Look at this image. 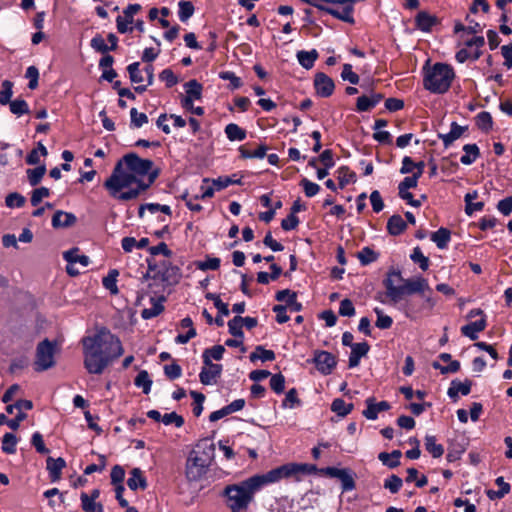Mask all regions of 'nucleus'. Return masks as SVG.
Wrapping results in <instances>:
<instances>
[{
    "mask_svg": "<svg viewBox=\"0 0 512 512\" xmlns=\"http://www.w3.org/2000/svg\"><path fill=\"white\" fill-rule=\"evenodd\" d=\"M139 67H140L139 62H134V63L128 65V67H127V71L129 73L130 80L133 83H141L144 80Z\"/></svg>",
    "mask_w": 512,
    "mask_h": 512,
    "instance_id": "nucleus-58",
    "label": "nucleus"
},
{
    "mask_svg": "<svg viewBox=\"0 0 512 512\" xmlns=\"http://www.w3.org/2000/svg\"><path fill=\"white\" fill-rule=\"evenodd\" d=\"M476 124L479 129L489 131L492 128V116L489 112L483 111L476 116Z\"/></svg>",
    "mask_w": 512,
    "mask_h": 512,
    "instance_id": "nucleus-43",
    "label": "nucleus"
},
{
    "mask_svg": "<svg viewBox=\"0 0 512 512\" xmlns=\"http://www.w3.org/2000/svg\"><path fill=\"white\" fill-rule=\"evenodd\" d=\"M225 134L230 141H242L246 138V131L235 123L225 127Z\"/></svg>",
    "mask_w": 512,
    "mask_h": 512,
    "instance_id": "nucleus-29",
    "label": "nucleus"
},
{
    "mask_svg": "<svg viewBox=\"0 0 512 512\" xmlns=\"http://www.w3.org/2000/svg\"><path fill=\"white\" fill-rule=\"evenodd\" d=\"M131 125L140 128L148 122V117L145 113H139L136 108L130 110Z\"/></svg>",
    "mask_w": 512,
    "mask_h": 512,
    "instance_id": "nucleus-52",
    "label": "nucleus"
},
{
    "mask_svg": "<svg viewBox=\"0 0 512 512\" xmlns=\"http://www.w3.org/2000/svg\"><path fill=\"white\" fill-rule=\"evenodd\" d=\"M81 507L85 512H103V505L93 499L88 498V494L82 492L80 495Z\"/></svg>",
    "mask_w": 512,
    "mask_h": 512,
    "instance_id": "nucleus-30",
    "label": "nucleus"
},
{
    "mask_svg": "<svg viewBox=\"0 0 512 512\" xmlns=\"http://www.w3.org/2000/svg\"><path fill=\"white\" fill-rule=\"evenodd\" d=\"M9 107L11 113L18 117L30 112L27 102L23 99H15L11 101Z\"/></svg>",
    "mask_w": 512,
    "mask_h": 512,
    "instance_id": "nucleus-42",
    "label": "nucleus"
},
{
    "mask_svg": "<svg viewBox=\"0 0 512 512\" xmlns=\"http://www.w3.org/2000/svg\"><path fill=\"white\" fill-rule=\"evenodd\" d=\"M110 477H111V483L113 485H123L122 482L125 478V471L121 466L115 465L111 469Z\"/></svg>",
    "mask_w": 512,
    "mask_h": 512,
    "instance_id": "nucleus-64",
    "label": "nucleus"
},
{
    "mask_svg": "<svg viewBox=\"0 0 512 512\" xmlns=\"http://www.w3.org/2000/svg\"><path fill=\"white\" fill-rule=\"evenodd\" d=\"M148 273L152 274V278L160 280L167 285H175L181 279V270L179 267L172 265L168 261L156 263L154 259H148Z\"/></svg>",
    "mask_w": 512,
    "mask_h": 512,
    "instance_id": "nucleus-7",
    "label": "nucleus"
},
{
    "mask_svg": "<svg viewBox=\"0 0 512 512\" xmlns=\"http://www.w3.org/2000/svg\"><path fill=\"white\" fill-rule=\"evenodd\" d=\"M467 129V126H460L456 122H452L450 132L439 134L438 137L443 141L445 148H448L455 140L459 139Z\"/></svg>",
    "mask_w": 512,
    "mask_h": 512,
    "instance_id": "nucleus-21",
    "label": "nucleus"
},
{
    "mask_svg": "<svg viewBox=\"0 0 512 512\" xmlns=\"http://www.w3.org/2000/svg\"><path fill=\"white\" fill-rule=\"evenodd\" d=\"M410 258H411V260L413 262L418 263L419 267L423 271H426L428 269V267H429V259H428V257L424 256V254L422 253L420 247H415L413 249V252L410 255Z\"/></svg>",
    "mask_w": 512,
    "mask_h": 512,
    "instance_id": "nucleus-46",
    "label": "nucleus"
},
{
    "mask_svg": "<svg viewBox=\"0 0 512 512\" xmlns=\"http://www.w3.org/2000/svg\"><path fill=\"white\" fill-rule=\"evenodd\" d=\"M202 358L205 367L202 368L199 374L200 382L203 385H211L216 383L217 378H219L221 375L222 365L212 363L206 355H202Z\"/></svg>",
    "mask_w": 512,
    "mask_h": 512,
    "instance_id": "nucleus-11",
    "label": "nucleus"
},
{
    "mask_svg": "<svg viewBox=\"0 0 512 512\" xmlns=\"http://www.w3.org/2000/svg\"><path fill=\"white\" fill-rule=\"evenodd\" d=\"M451 239V232L449 229L441 227L436 232L431 234V240L435 242L439 249H445Z\"/></svg>",
    "mask_w": 512,
    "mask_h": 512,
    "instance_id": "nucleus-25",
    "label": "nucleus"
},
{
    "mask_svg": "<svg viewBox=\"0 0 512 512\" xmlns=\"http://www.w3.org/2000/svg\"><path fill=\"white\" fill-rule=\"evenodd\" d=\"M300 185L303 187L304 193L307 197H313L320 191V186L311 182L307 178H303L300 181Z\"/></svg>",
    "mask_w": 512,
    "mask_h": 512,
    "instance_id": "nucleus-57",
    "label": "nucleus"
},
{
    "mask_svg": "<svg viewBox=\"0 0 512 512\" xmlns=\"http://www.w3.org/2000/svg\"><path fill=\"white\" fill-rule=\"evenodd\" d=\"M270 388L277 394L283 393L285 389V377L281 373L272 375Z\"/></svg>",
    "mask_w": 512,
    "mask_h": 512,
    "instance_id": "nucleus-50",
    "label": "nucleus"
},
{
    "mask_svg": "<svg viewBox=\"0 0 512 512\" xmlns=\"http://www.w3.org/2000/svg\"><path fill=\"white\" fill-rule=\"evenodd\" d=\"M425 448L434 458H439L444 453V447L436 443V437L427 435L425 437Z\"/></svg>",
    "mask_w": 512,
    "mask_h": 512,
    "instance_id": "nucleus-31",
    "label": "nucleus"
},
{
    "mask_svg": "<svg viewBox=\"0 0 512 512\" xmlns=\"http://www.w3.org/2000/svg\"><path fill=\"white\" fill-rule=\"evenodd\" d=\"M195 266L197 269L202 271L217 270L220 266V259L216 257H208L205 261L195 262Z\"/></svg>",
    "mask_w": 512,
    "mask_h": 512,
    "instance_id": "nucleus-48",
    "label": "nucleus"
},
{
    "mask_svg": "<svg viewBox=\"0 0 512 512\" xmlns=\"http://www.w3.org/2000/svg\"><path fill=\"white\" fill-rule=\"evenodd\" d=\"M243 317L237 315L228 322L229 333L236 337L243 339L244 333L242 331Z\"/></svg>",
    "mask_w": 512,
    "mask_h": 512,
    "instance_id": "nucleus-35",
    "label": "nucleus"
},
{
    "mask_svg": "<svg viewBox=\"0 0 512 512\" xmlns=\"http://www.w3.org/2000/svg\"><path fill=\"white\" fill-rule=\"evenodd\" d=\"M119 272L117 270H111L109 274L103 278L102 284L103 286L111 292V294H117L118 293V287H117V276Z\"/></svg>",
    "mask_w": 512,
    "mask_h": 512,
    "instance_id": "nucleus-41",
    "label": "nucleus"
},
{
    "mask_svg": "<svg viewBox=\"0 0 512 512\" xmlns=\"http://www.w3.org/2000/svg\"><path fill=\"white\" fill-rule=\"evenodd\" d=\"M190 395L194 399L193 414L199 417L203 411L205 395L197 391H190Z\"/></svg>",
    "mask_w": 512,
    "mask_h": 512,
    "instance_id": "nucleus-51",
    "label": "nucleus"
},
{
    "mask_svg": "<svg viewBox=\"0 0 512 512\" xmlns=\"http://www.w3.org/2000/svg\"><path fill=\"white\" fill-rule=\"evenodd\" d=\"M17 437L12 433L4 434L2 438V451L6 454H14L16 452Z\"/></svg>",
    "mask_w": 512,
    "mask_h": 512,
    "instance_id": "nucleus-37",
    "label": "nucleus"
},
{
    "mask_svg": "<svg viewBox=\"0 0 512 512\" xmlns=\"http://www.w3.org/2000/svg\"><path fill=\"white\" fill-rule=\"evenodd\" d=\"M455 77L453 68L445 63H436L424 75L423 86L431 93L443 94L451 86Z\"/></svg>",
    "mask_w": 512,
    "mask_h": 512,
    "instance_id": "nucleus-6",
    "label": "nucleus"
},
{
    "mask_svg": "<svg viewBox=\"0 0 512 512\" xmlns=\"http://www.w3.org/2000/svg\"><path fill=\"white\" fill-rule=\"evenodd\" d=\"M251 477L240 482L225 487L223 495L227 498V506L232 512L246 510L254 498V494L258 491L253 485Z\"/></svg>",
    "mask_w": 512,
    "mask_h": 512,
    "instance_id": "nucleus-5",
    "label": "nucleus"
},
{
    "mask_svg": "<svg viewBox=\"0 0 512 512\" xmlns=\"http://www.w3.org/2000/svg\"><path fill=\"white\" fill-rule=\"evenodd\" d=\"M25 77L29 79V89L34 90L38 87L39 71L37 67L29 66L26 70Z\"/></svg>",
    "mask_w": 512,
    "mask_h": 512,
    "instance_id": "nucleus-54",
    "label": "nucleus"
},
{
    "mask_svg": "<svg viewBox=\"0 0 512 512\" xmlns=\"http://www.w3.org/2000/svg\"><path fill=\"white\" fill-rule=\"evenodd\" d=\"M339 314L345 317H352L355 315V307L350 299L346 298L340 302Z\"/></svg>",
    "mask_w": 512,
    "mask_h": 512,
    "instance_id": "nucleus-60",
    "label": "nucleus"
},
{
    "mask_svg": "<svg viewBox=\"0 0 512 512\" xmlns=\"http://www.w3.org/2000/svg\"><path fill=\"white\" fill-rule=\"evenodd\" d=\"M50 195V190L46 187H40L37 189H34L31 194V204L32 206H38L43 198L48 197Z\"/></svg>",
    "mask_w": 512,
    "mask_h": 512,
    "instance_id": "nucleus-56",
    "label": "nucleus"
},
{
    "mask_svg": "<svg viewBox=\"0 0 512 512\" xmlns=\"http://www.w3.org/2000/svg\"><path fill=\"white\" fill-rule=\"evenodd\" d=\"M13 83L9 80H4L2 82V90H0V104L7 105L11 102V97L13 95Z\"/></svg>",
    "mask_w": 512,
    "mask_h": 512,
    "instance_id": "nucleus-44",
    "label": "nucleus"
},
{
    "mask_svg": "<svg viewBox=\"0 0 512 512\" xmlns=\"http://www.w3.org/2000/svg\"><path fill=\"white\" fill-rule=\"evenodd\" d=\"M320 472L325 473L329 477L339 479L341 481L343 491H351L355 488V480L351 470L349 469L327 467L321 469Z\"/></svg>",
    "mask_w": 512,
    "mask_h": 512,
    "instance_id": "nucleus-12",
    "label": "nucleus"
},
{
    "mask_svg": "<svg viewBox=\"0 0 512 512\" xmlns=\"http://www.w3.org/2000/svg\"><path fill=\"white\" fill-rule=\"evenodd\" d=\"M165 300L164 297H160L158 299L151 298L152 306L150 308H145L141 311V316L143 319H151L158 316L163 312L164 306L162 302Z\"/></svg>",
    "mask_w": 512,
    "mask_h": 512,
    "instance_id": "nucleus-24",
    "label": "nucleus"
},
{
    "mask_svg": "<svg viewBox=\"0 0 512 512\" xmlns=\"http://www.w3.org/2000/svg\"><path fill=\"white\" fill-rule=\"evenodd\" d=\"M314 87L317 95L327 98L330 97L335 89V84L332 78L325 73L319 72L314 78Z\"/></svg>",
    "mask_w": 512,
    "mask_h": 512,
    "instance_id": "nucleus-14",
    "label": "nucleus"
},
{
    "mask_svg": "<svg viewBox=\"0 0 512 512\" xmlns=\"http://www.w3.org/2000/svg\"><path fill=\"white\" fill-rule=\"evenodd\" d=\"M357 257L362 265H368L377 260L378 254L369 247H364L358 252Z\"/></svg>",
    "mask_w": 512,
    "mask_h": 512,
    "instance_id": "nucleus-45",
    "label": "nucleus"
},
{
    "mask_svg": "<svg viewBox=\"0 0 512 512\" xmlns=\"http://www.w3.org/2000/svg\"><path fill=\"white\" fill-rule=\"evenodd\" d=\"M78 248H72L63 253L64 259L67 261L66 271L71 276H77L80 272L74 267L76 263H79L83 267L89 265V257L86 255H79Z\"/></svg>",
    "mask_w": 512,
    "mask_h": 512,
    "instance_id": "nucleus-13",
    "label": "nucleus"
},
{
    "mask_svg": "<svg viewBox=\"0 0 512 512\" xmlns=\"http://www.w3.org/2000/svg\"><path fill=\"white\" fill-rule=\"evenodd\" d=\"M162 422L165 425L174 424L176 427H182L184 424V419L182 416L178 415L176 412H171L163 415Z\"/></svg>",
    "mask_w": 512,
    "mask_h": 512,
    "instance_id": "nucleus-62",
    "label": "nucleus"
},
{
    "mask_svg": "<svg viewBox=\"0 0 512 512\" xmlns=\"http://www.w3.org/2000/svg\"><path fill=\"white\" fill-rule=\"evenodd\" d=\"M159 78H160V80H162L166 83V86L168 88H171L178 83L177 76L173 73V71L171 69H168V68L164 69L159 74Z\"/></svg>",
    "mask_w": 512,
    "mask_h": 512,
    "instance_id": "nucleus-63",
    "label": "nucleus"
},
{
    "mask_svg": "<svg viewBox=\"0 0 512 512\" xmlns=\"http://www.w3.org/2000/svg\"><path fill=\"white\" fill-rule=\"evenodd\" d=\"M486 328V320L482 317L480 320L471 322L465 326L461 327V333L469 337L471 340H476L478 338L477 333L485 330Z\"/></svg>",
    "mask_w": 512,
    "mask_h": 512,
    "instance_id": "nucleus-22",
    "label": "nucleus"
},
{
    "mask_svg": "<svg viewBox=\"0 0 512 512\" xmlns=\"http://www.w3.org/2000/svg\"><path fill=\"white\" fill-rule=\"evenodd\" d=\"M267 150H268L267 146H265L263 144L259 145L257 149L252 150V151L247 150L245 148V146H241L239 148V152H240L242 158H259V159H261L266 155Z\"/></svg>",
    "mask_w": 512,
    "mask_h": 512,
    "instance_id": "nucleus-39",
    "label": "nucleus"
},
{
    "mask_svg": "<svg viewBox=\"0 0 512 512\" xmlns=\"http://www.w3.org/2000/svg\"><path fill=\"white\" fill-rule=\"evenodd\" d=\"M374 312L377 315V320L375 323L376 327L379 329H389L392 326L393 320L390 316L384 315L382 310L379 308H375Z\"/></svg>",
    "mask_w": 512,
    "mask_h": 512,
    "instance_id": "nucleus-49",
    "label": "nucleus"
},
{
    "mask_svg": "<svg viewBox=\"0 0 512 512\" xmlns=\"http://www.w3.org/2000/svg\"><path fill=\"white\" fill-rule=\"evenodd\" d=\"M55 345L48 339H44L38 343L36 347L34 370L43 372L55 366Z\"/></svg>",
    "mask_w": 512,
    "mask_h": 512,
    "instance_id": "nucleus-8",
    "label": "nucleus"
},
{
    "mask_svg": "<svg viewBox=\"0 0 512 512\" xmlns=\"http://www.w3.org/2000/svg\"><path fill=\"white\" fill-rule=\"evenodd\" d=\"M46 468L49 472L50 480L52 482L59 481L61 479V471L66 467V462L62 457L54 459L48 457L46 460Z\"/></svg>",
    "mask_w": 512,
    "mask_h": 512,
    "instance_id": "nucleus-19",
    "label": "nucleus"
},
{
    "mask_svg": "<svg viewBox=\"0 0 512 512\" xmlns=\"http://www.w3.org/2000/svg\"><path fill=\"white\" fill-rule=\"evenodd\" d=\"M402 485L403 480L399 476L392 474L385 479L383 487L389 490L392 494H396L400 491Z\"/></svg>",
    "mask_w": 512,
    "mask_h": 512,
    "instance_id": "nucleus-40",
    "label": "nucleus"
},
{
    "mask_svg": "<svg viewBox=\"0 0 512 512\" xmlns=\"http://www.w3.org/2000/svg\"><path fill=\"white\" fill-rule=\"evenodd\" d=\"M127 485L133 491L138 489L145 490L147 488V479L140 468L136 467L130 471V477L127 480Z\"/></svg>",
    "mask_w": 512,
    "mask_h": 512,
    "instance_id": "nucleus-18",
    "label": "nucleus"
},
{
    "mask_svg": "<svg viewBox=\"0 0 512 512\" xmlns=\"http://www.w3.org/2000/svg\"><path fill=\"white\" fill-rule=\"evenodd\" d=\"M341 77L344 81H349L351 84L356 85L359 83V76L352 71V65L351 64H344L343 70L341 72Z\"/></svg>",
    "mask_w": 512,
    "mask_h": 512,
    "instance_id": "nucleus-53",
    "label": "nucleus"
},
{
    "mask_svg": "<svg viewBox=\"0 0 512 512\" xmlns=\"http://www.w3.org/2000/svg\"><path fill=\"white\" fill-rule=\"evenodd\" d=\"M386 289V296L390 302L396 304L400 302L406 295L415 293L431 292V288L425 278H403L399 270H391L387 273L383 280Z\"/></svg>",
    "mask_w": 512,
    "mask_h": 512,
    "instance_id": "nucleus-3",
    "label": "nucleus"
},
{
    "mask_svg": "<svg viewBox=\"0 0 512 512\" xmlns=\"http://www.w3.org/2000/svg\"><path fill=\"white\" fill-rule=\"evenodd\" d=\"M291 476H297L299 474H315L318 472V468L314 464H296L290 463Z\"/></svg>",
    "mask_w": 512,
    "mask_h": 512,
    "instance_id": "nucleus-33",
    "label": "nucleus"
},
{
    "mask_svg": "<svg viewBox=\"0 0 512 512\" xmlns=\"http://www.w3.org/2000/svg\"><path fill=\"white\" fill-rule=\"evenodd\" d=\"M407 228V223L399 214L392 215L387 221V230L390 235L398 236Z\"/></svg>",
    "mask_w": 512,
    "mask_h": 512,
    "instance_id": "nucleus-23",
    "label": "nucleus"
},
{
    "mask_svg": "<svg viewBox=\"0 0 512 512\" xmlns=\"http://www.w3.org/2000/svg\"><path fill=\"white\" fill-rule=\"evenodd\" d=\"M366 409L362 412L363 416L369 420H375L378 417L379 412L387 411L391 408L389 402L381 401L375 403L374 397H369L365 401Z\"/></svg>",
    "mask_w": 512,
    "mask_h": 512,
    "instance_id": "nucleus-15",
    "label": "nucleus"
},
{
    "mask_svg": "<svg viewBox=\"0 0 512 512\" xmlns=\"http://www.w3.org/2000/svg\"><path fill=\"white\" fill-rule=\"evenodd\" d=\"M77 221L73 213L57 210L52 217V226L54 228H68L73 226Z\"/></svg>",
    "mask_w": 512,
    "mask_h": 512,
    "instance_id": "nucleus-17",
    "label": "nucleus"
},
{
    "mask_svg": "<svg viewBox=\"0 0 512 512\" xmlns=\"http://www.w3.org/2000/svg\"><path fill=\"white\" fill-rule=\"evenodd\" d=\"M186 96L184 98L199 100L202 97V85L195 79H192L184 85Z\"/></svg>",
    "mask_w": 512,
    "mask_h": 512,
    "instance_id": "nucleus-28",
    "label": "nucleus"
},
{
    "mask_svg": "<svg viewBox=\"0 0 512 512\" xmlns=\"http://www.w3.org/2000/svg\"><path fill=\"white\" fill-rule=\"evenodd\" d=\"M84 367L91 374H102L105 368L123 353L120 339L107 329L83 338Z\"/></svg>",
    "mask_w": 512,
    "mask_h": 512,
    "instance_id": "nucleus-2",
    "label": "nucleus"
},
{
    "mask_svg": "<svg viewBox=\"0 0 512 512\" xmlns=\"http://www.w3.org/2000/svg\"><path fill=\"white\" fill-rule=\"evenodd\" d=\"M353 407L352 403H346L341 398L334 399L331 404V410L341 417L348 415L353 410Z\"/></svg>",
    "mask_w": 512,
    "mask_h": 512,
    "instance_id": "nucleus-32",
    "label": "nucleus"
},
{
    "mask_svg": "<svg viewBox=\"0 0 512 512\" xmlns=\"http://www.w3.org/2000/svg\"><path fill=\"white\" fill-rule=\"evenodd\" d=\"M5 204L10 208L22 207L25 204V197L17 192L10 193L6 196Z\"/></svg>",
    "mask_w": 512,
    "mask_h": 512,
    "instance_id": "nucleus-55",
    "label": "nucleus"
},
{
    "mask_svg": "<svg viewBox=\"0 0 512 512\" xmlns=\"http://www.w3.org/2000/svg\"><path fill=\"white\" fill-rule=\"evenodd\" d=\"M31 444L35 447L36 451L40 454H48L49 449L45 446L43 437L39 432H35L31 438Z\"/></svg>",
    "mask_w": 512,
    "mask_h": 512,
    "instance_id": "nucleus-61",
    "label": "nucleus"
},
{
    "mask_svg": "<svg viewBox=\"0 0 512 512\" xmlns=\"http://www.w3.org/2000/svg\"><path fill=\"white\" fill-rule=\"evenodd\" d=\"M463 151L465 154L461 157L460 161L464 165H471L480 156V150L476 144L464 145Z\"/></svg>",
    "mask_w": 512,
    "mask_h": 512,
    "instance_id": "nucleus-27",
    "label": "nucleus"
},
{
    "mask_svg": "<svg viewBox=\"0 0 512 512\" xmlns=\"http://www.w3.org/2000/svg\"><path fill=\"white\" fill-rule=\"evenodd\" d=\"M472 387V381L469 379H465L464 382H461L457 379L452 380L450 387L448 388L447 394L448 396L456 401L458 399V394L466 396L470 393Z\"/></svg>",
    "mask_w": 512,
    "mask_h": 512,
    "instance_id": "nucleus-16",
    "label": "nucleus"
},
{
    "mask_svg": "<svg viewBox=\"0 0 512 512\" xmlns=\"http://www.w3.org/2000/svg\"><path fill=\"white\" fill-rule=\"evenodd\" d=\"M339 187L343 189L348 183L355 181V173L351 172L347 166H342L337 170Z\"/></svg>",
    "mask_w": 512,
    "mask_h": 512,
    "instance_id": "nucleus-38",
    "label": "nucleus"
},
{
    "mask_svg": "<svg viewBox=\"0 0 512 512\" xmlns=\"http://www.w3.org/2000/svg\"><path fill=\"white\" fill-rule=\"evenodd\" d=\"M179 19L186 22L194 13V6L190 1L179 2Z\"/></svg>",
    "mask_w": 512,
    "mask_h": 512,
    "instance_id": "nucleus-47",
    "label": "nucleus"
},
{
    "mask_svg": "<svg viewBox=\"0 0 512 512\" xmlns=\"http://www.w3.org/2000/svg\"><path fill=\"white\" fill-rule=\"evenodd\" d=\"M90 45L95 51L102 54H106L109 51L108 45L100 34H97L92 38Z\"/></svg>",
    "mask_w": 512,
    "mask_h": 512,
    "instance_id": "nucleus-59",
    "label": "nucleus"
},
{
    "mask_svg": "<svg viewBox=\"0 0 512 512\" xmlns=\"http://www.w3.org/2000/svg\"><path fill=\"white\" fill-rule=\"evenodd\" d=\"M312 362L323 375H329L337 365L336 357L328 351H315Z\"/></svg>",
    "mask_w": 512,
    "mask_h": 512,
    "instance_id": "nucleus-10",
    "label": "nucleus"
},
{
    "mask_svg": "<svg viewBox=\"0 0 512 512\" xmlns=\"http://www.w3.org/2000/svg\"><path fill=\"white\" fill-rule=\"evenodd\" d=\"M153 165L152 160L128 153L116 163L103 186L118 201L134 200L158 178L160 169L152 170Z\"/></svg>",
    "mask_w": 512,
    "mask_h": 512,
    "instance_id": "nucleus-1",
    "label": "nucleus"
},
{
    "mask_svg": "<svg viewBox=\"0 0 512 512\" xmlns=\"http://www.w3.org/2000/svg\"><path fill=\"white\" fill-rule=\"evenodd\" d=\"M215 456V444L208 438L201 439L189 453L186 462V476L197 481L206 474Z\"/></svg>",
    "mask_w": 512,
    "mask_h": 512,
    "instance_id": "nucleus-4",
    "label": "nucleus"
},
{
    "mask_svg": "<svg viewBox=\"0 0 512 512\" xmlns=\"http://www.w3.org/2000/svg\"><path fill=\"white\" fill-rule=\"evenodd\" d=\"M290 469L291 468L289 467V464H285V465L279 466L275 469H272L265 474L254 475L251 477L252 482H254L253 485H255L257 487V489L259 490L265 484L275 483V482L280 481L283 478L290 477L291 476Z\"/></svg>",
    "mask_w": 512,
    "mask_h": 512,
    "instance_id": "nucleus-9",
    "label": "nucleus"
},
{
    "mask_svg": "<svg viewBox=\"0 0 512 512\" xmlns=\"http://www.w3.org/2000/svg\"><path fill=\"white\" fill-rule=\"evenodd\" d=\"M415 23L421 31L429 32L433 26L438 24V18L426 11H420L415 17Z\"/></svg>",
    "mask_w": 512,
    "mask_h": 512,
    "instance_id": "nucleus-20",
    "label": "nucleus"
},
{
    "mask_svg": "<svg viewBox=\"0 0 512 512\" xmlns=\"http://www.w3.org/2000/svg\"><path fill=\"white\" fill-rule=\"evenodd\" d=\"M134 384L137 387L142 388L144 394H148L151 390L152 380L146 370H142L138 373L134 380Z\"/></svg>",
    "mask_w": 512,
    "mask_h": 512,
    "instance_id": "nucleus-34",
    "label": "nucleus"
},
{
    "mask_svg": "<svg viewBox=\"0 0 512 512\" xmlns=\"http://www.w3.org/2000/svg\"><path fill=\"white\" fill-rule=\"evenodd\" d=\"M318 52L313 49L311 51H298L297 52V59L302 67L305 69H311L314 66V62L318 58Z\"/></svg>",
    "mask_w": 512,
    "mask_h": 512,
    "instance_id": "nucleus-26",
    "label": "nucleus"
},
{
    "mask_svg": "<svg viewBox=\"0 0 512 512\" xmlns=\"http://www.w3.org/2000/svg\"><path fill=\"white\" fill-rule=\"evenodd\" d=\"M46 173V166L40 165L34 169L27 170L28 181L31 186L38 185Z\"/></svg>",
    "mask_w": 512,
    "mask_h": 512,
    "instance_id": "nucleus-36",
    "label": "nucleus"
}]
</instances>
